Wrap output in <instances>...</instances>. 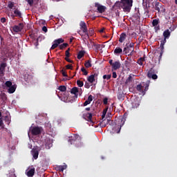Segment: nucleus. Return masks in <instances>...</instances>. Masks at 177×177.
I'll return each instance as SVG.
<instances>
[{
	"label": "nucleus",
	"instance_id": "f257e3e1",
	"mask_svg": "<svg viewBox=\"0 0 177 177\" xmlns=\"http://www.w3.org/2000/svg\"><path fill=\"white\" fill-rule=\"evenodd\" d=\"M132 3H133V0H121V1H117L113 8H120L122 6L124 12H129L132 8Z\"/></svg>",
	"mask_w": 177,
	"mask_h": 177
},
{
	"label": "nucleus",
	"instance_id": "f03ea898",
	"mask_svg": "<svg viewBox=\"0 0 177 177\" xmlns=\"http://www.w3.org/2000/svg\"><path fill=\"white\" fill-rule=\"evenodd\" d=\"M163 37H164V39L160 41V51L156 52V53L159 55L158 60H161V58L162 57V53H164V45L167 44V39H168V38L171 37V31H169V30L168 29L165 30L163 32Z\"/></svg>",
	"mask_w": 177,
	"mask_h": 177
},
{
	"label": "nucleus",
	"instance_id": "7ed1b4c3",
	"mask_svg": "<svg viewBox=\"0 0 177 177\" xmlns=\"http://www.w3.org/2000/svg\"><path fill=\"white\" fill-rule=\"evenodd\" d=\"M135 44L133 42L127 43L125 47L123 49V52L125 55H128V56H132L133 53H135Z\"/></svg>",
	"mask_w": 177,
	"mask_h": 177
},
{
	"label": "nucleus",
	"instance_id": "20e7f679",
	"mask_svg": "<svg viewBox=\"0 0 177 177\" xmlns=\"http://www.w3.org/2000/svg\"><path fill=\"white\" fill-rule=\"evenodd\" d=\"M127 120L124 117H121L118 119V124H115V127H114L115 132L116 133H120L121 131V128H122V126L125 124V121Z\"/></svg>",
	"mask_w": 177,
	"mask_h": 177
},
{
	"label": "nucleus",
	"instance_id": "39448f33",
	"mask_svg": "<svg viewBox=\"0 0 177 177\" xmlns=\"http://www.w3.org/2000/svg\"><path fill=\"white\" fill-rule=\"evenodd\" d=\"M5 85L8 88V93H15V92H16V88H17V86L16 84L12 85V82L7 81L6 82Z\"/></svg>",
	"mask_w": 177,
	"mask_h": 177
},
{
	"label": "nucleus",
	"instance_id": "423d86ee",
	"mask_svg": "<svg viewBox=\"0 0 177 177\" xmlns=\"http://www.w3.org/2000/svg\"><path fill=\"white\" fill-rule=\"evenodd\" d=\"M30 132L33 136H37V135H41V133L42 132V127H32L30 130Z\"/></svg>",
	"mask_w": 177,
	"mask_h": 177
},
{
	"label": "nucleus",
	"instance_id": "0eeeda50",
	"mask_svg": "<svg viewBox=\"0 0 177 177\" xmlns=\"http://www.w3.org/2000/svg\"><path fill=\"white\" fill-rule=\"evenodd\" d=\"M154 9L155 10H157L158 13H164V12H165V8H164V6H162V4L160 2L156 3Z\"/></svg>",
	"mask_w": 177,
	"mask_h": 177
},
{
	"label": "nucleus",
	"instance_id": "6e6552de",
	"mask_svg": "<svg viewBox=\"0 0 177 177\" xmlns=\"http://www.w3.org/2000/svg\"><path fill=\"white\" fill-rule=\"evenodd\" d=\"M107 113V108L104 109L102 111V121L101 122L102 127H104L107 124H109V120H106L104 118H106V114Z\"/></svg>",
	"mask_w": 177,
	"mask_h": 177
},
{
	"label": "nucleus",
	"instance_id": "1a4fd4ad",
	"mask_svg": "<svg viewBox=\"0 0 177 177\" xmlns=\"http://www.w3.org/2000/svg\"><path fill=\"white\" fill-rule=\"evenodd\" d=\"M80 30H82V31L86 34V35H89V33H88V27L86 26V24L85 23V21H82L80 23Z\"/></svg>",
	"mask_w": 177,
	"mask_h": 177
},
{
	"label": "nucleus",
	"instance_id": "9d476101",
	"mask_svg": "<svg viewBox=\"0 0 177 177\" xmlns=\"http://www.w3.org/2000/svg\"><path fill=\"white\" fill-rule=\"evenodd\" d=\"M24 28V24L19 23V25H15L13 26L12 30L14 32H20Z\"/></svg>",
	"mask_w": 177,
	"mask_h": 177
},
{
	"label": "nucleus",
	"instance_id": "9b49d317",
	"mask_svg": "<svg viewBox=\"0 0 177 177\" xmlns=\"http://www.w3.org/2000/svg\"><path fill=\"white\" fill-rule=\"evenodd\" d=\"M95 6L99 13H104V12H106V6H102L99 3H95Z\"/></svg>",
	"mask_w": 177,
	"mask_h": 177
},
{
	"label": "nucleus",
	"instance_id": "f8f14e48",
	"mask_svg": "<svg viewBox=\"0 0 177 177\" xmlns=\"http://www.w3.org/2000/svg\"><path fill=\"white\" fill-rule=\"evenodd\" d=\"M148 78H152V80H157L158 76H157L154 72V69L151 68L147 73Z\"/></svg>",
	"mask_w": 177,
	"mask_h": 177
},
{
	"label": "nucleus",
	"instance_id": "ddd939ff",
	"mask_svg": "<svg viewBox=\"0 0 177 177\" xmlns=\"http://www.w3.org/2000/svg\"><path fill=\"white\" fill-rule=\"evenodd\" d=\"M5 68H6V63H2L0 65V77L5 75Z\"/></svg>",
	"mask_w": 177,
	"mask_h": 177
},
{
	"label": "nucleus",
	"instance_id": "4468645a",
	"mask_svg": "<svg viewBox=\"0 0 177 177\" xmlns=\"http://www.w3.org/2000/svg\"><path fill=\"white\" fill-rule=\"evenodd\" d=\"M119 68H121V63H120V61H116L112 66V71L113 70H118Z\"/></svg>",
	"mask_w": 177,
	"mask_h": 177
},
{
	"label": "nucleus",
	"instance_id": "2eb2a0df",
	"mask_svg": "<svg viewBox=\"0 0 177 177\" xmlns=\"http://www.w3.org/2000/svg\"><path fill=\"white\" fill-rule=\"evenodd\" d=\"M14 15H11L12 17H19V19H21L22 16H21V12L20 10H19V9L16 8L14 10Z\"/></svg>",
	"mask_w": 177,
	"mask_h": 177
},
{
	"label": "nucleus",
	"instance_id": "dca6fc26",
	"mask_svg": "<svg viewBox=\"0 0 177 177\" xmlns=\"http://www.w3.org/2000/svg\"><path fill=\"white\" fill-rule=\"evenodd\" d=\"M81 137H80V135L78 134H75L73 135V138L72 137L71 139L68 140L69 143H71V145H73V143H74V142H75V140H77V139H80Z\"/></svg>",
	"mask_w": 177,
	"mask_h": 177
},
{
	"label": "nucleus",
	"instance_id": "f3484780",
	"mask_svg": "<svg viewBox=\"0 0 177 177\" xmlns=\"http://www.w3.org/2000/svg\"><path fill=\"white\" fill-rule=\"evenodd\" d=\"M35 174V168L32 167L31 169H30L27 172H26V175L28 177H32L34 176Z\"/></svg>",
	"mask_w": 177,
	"mask_h": 177
},
{
	"label": "nucleus",
	"instance_id": "a211bd4d",
	"mask_svg": "<svg viewBox=\"0 0 177 177\" xmlns=\"http://www.w3.org/2000/svg\"><path fill=\"white\" fill-rule=\"evenodd\" d=\"M95 77H97V73H95L93 75H91L88 76V78H87V80L91 84H93V82H95Z\"/></svg>",
	"mask_w": 177,
	"mask_h": 177
},
{
	"label": "nucleus",
	"instance_id": "6ab92c4d",
	"mask_svg": "<svg viewBox=\"0 0 177 177\" xmlns=\"http://www.w3.org/2000/svg\"><path fill=\"white\" fill-rule=\"evenodd\" d=\"M92 100H93V96H92V95H88L87 100H86L83 106H88V104H91V102H92Z\"/></svg>",
	"mask_w": 177,
	"mask_h": 177
},
{
	"label": "nucleus",
	"instance_id": "aec40b11",
	"mask_svg": "<svg viewBox=\"0 0 177 177\" xmlns=\"http://www.w3.org/2000/svg\"><path fill=\"white\" fill-rule=\"evenodd\" d=\"M71 93H72V95H75V97H78V88H72V89L71 90Z\"/></svg>",
	"mask_w": 177,
	"mask_h": 177
},
{
	"label": "nucleus",
	"instance_id": "412c9836",
	"mask_svg": "<svg viewBox=\"0 0 177 177\" xmlns=\"http://www.w3.org/2000/svg\"><path fill=\"white\" fill-rule=\"evenodd\" d=\"M46 146L48 149H50V147H52L53 146V141H52V140H50V139H46Z\"/></svg>",
	"mask_w": 177,
	"mask_h": 177
},
{
	"label": "nucleus",
	"instance_id": "4be33fe9",
	"mask_svg": "<svg viewBox=\"0 0 177 177\" xmlns=\"http://www.w3.org/2000/svg\"><path fill=\"white\" fill-rule=\"evenodd\" d=\"M32 155L35 160H37L38 158V156H39V152L37 149H33L32 151Z\"/></svg>",
	"mask_w": 177,
	"mask_h": 177
},
{
	"label": "nucleus",
	"instance_id": "5701e85b",
	"mask_svg": "<svg viewBox=\"0 0 177 177\" xmlns=\"http://www.w3.org/2000/svg\"><path fill=\"white\" fill-rule=\"evenodd\" d=\"M114 55H122V48L116 47L113 51Z\"/></svg>",
	"mask_w": 177,
	"mask_h": 177
},
{
	"label": "nucleus",
	"instance_id": "b1692460",
	"mask_svg": "<svg viewBox=\"0 0 177 177\" xmlns=\"http://www.w3.org/2000/svg\"><path fill=\"white\" fill-rule=\"evenodd\" d=\"M127 38V34L125 33H122L120 35V39H119V42H120L121 44H122V42H124V41H125V39Z\"/></svg>",
	"mask_w": 177,
	"mask_h": 177
},
{
	"label": "nucleus",
	"instance_id": "393cba45",
	"mask_svg": "<svg viewBox=\"0 0 177 177\" xmlns=\"http://www.w3.org/2000/svg\"><path fill=\"white\" fill-rule=\"evenodd\" d=\"M93 116V115L91 113H87L86 115L85 114L83 115V117H86L87 121H88V122L92 121Z\"/></svg>",
	"mask_w": 177,
	"mask_h": 177
},
{
	"label": "nucleus",
	"instance_id": "a878e982",
	"mask_svg": "<svg viewBox=\"0 0 177 177\" xmlns=\"http://www.w3.org/2000/svg\"><path fill=\"white\" fill-rule=\"evenodd\" d=\"M136 89L138 91V92H141L142 95H145V91H143V86H142V84H138L136 87Z\"/></svg>",
	"mask_w": 177,
	"mask_h": 177
},
{
	"label": "nucleus",
	"instance_id": "bb28decb",
	"mask_svg": "<svg viewBox=\"0 0 177 177\" xmlns=\"http://www.w3.org/2000/svg\"><path fill=\"white\" fill-rule=\"evenodd\" d=\"M67 169V165H59L57 167V169H58V171H60V172H63V171H64V169Z\"/></svg>",
	"mask_w": 177,
	"mask_h": 177
},
{
	"label": "nucleus",
	"instance_id": "cd10ccee",
	"mask_svg": "<svg viewBox=\"0 0 177 177\" xmlns=\"http://www.w3.org/2000/svg\"><path fill=\"white\" fill-rule=\"evenodd\" d=\"M84 55H85V51H84V50L80 51V52L78 53V54H77V59H78L79 60L81 59H82V57H84Z\"/></svg>",
	"mask_w": 177,
	"mask_h": 177
},
{
	"label": "nucleus",
	"instance_id": "c85d7f7f",
	"mask_svg": "<svg viewBox=\"0 0 177 177\" xmlns=\"http://www.w3.org/2000/svg\"><path fill=\"white\" fill-rule=\"evenodd\" d=\"M144 85H145V89L143 90V91L145 92V94L146 92H147V91H149V86H150V80H147L146 84Z\"/></svg>",
	"mask_w": 177,
	"mask_h": 177
},
{
	"label": "nucleus",
	"instance_id": "c756f323",
	"mask_svg": "<svg viewBox=\"0 0 177 177\" xmlns=\"http://www.w3.org/2000/svg\"><path fill=\"white\" fill-rule=\"evenodd\" d=\"M132 109H138L140 104H139V101H134L132 102Z\"/></svg>",
	"mask_w": 177,
	"mask_h": 177
},
{
	"label": "nucleus",
	"instance_id": "7c9ffc66",
	"mask_svg": "<svg viewBox=\"0 0 177 177\" xmlns=\"http://www.w3.org/2000/svg\"><path fill=\"white\" fill-rule=\"evenodd\" d=\"M159 24H160V19H155L152 21V26L153 27H157V26H158Z\"/></svg>",
	"mask_w": 177,
	"mask_h": 177
},
{
	"label": "nucleus",
	"instance_id": "2f4dec72",
	"mask_svg": "<svg viewBox=\"0 0 177 177\" xmlns=\"http://www.w3.org/2000/svg\"><path fill=\"white\" fill-rule=\"evenodd\" d=\"M84 66L86 68H89L92 67L91 61V60L86 61Z\"/></svg>",
	"mask_w": 177,
	"mask_h": 177
},
{
	"label": "nucleus",
	"instance_id": "473e14b6",
	"mask_svg": "<svg viewBox=\"0 0 177 177\" xmlns=\"http://www.w3.org/2000/svg\"><path fill=\"white\" fill-rule=\"evenodd\" d=\"M145 57H140L138 59L137 63L140 66H143V62H145Z\"/></svg>",
	"mask_w": 177,
	"mask_h": 177
},
{
	"label": "nucleus",
	"instance_id": "72a5a7b5",
	"mask_svg": "<svg viewBox=\"0 0 177 177\" xmlns=\"http://www.w3.org/2000/svg\"><path fill=\"white\" fill-rule=\"evenodd\" d=\"M58 89L61 92H66L67 91V87H66V86H59Z\"/></svg>",
	"mask_w": 177,
	"mask_h": 177
},
{
	"label": "nucleus",
	"instance_id": "f704fd0d",
	"mask_svg": "<svg viewBox=\"0 0 177 177\" xmlns=\"http://www.w3.org/2000/svg\"><path fill=\"white\" fill-rule=\"evenodd\" d=\"M68 46V44H67V43H64V44L59 45V49H60L61 50H63V49H64V48H67Z\"/></svg>",
	"mask_w": 177,
	"mask_h": 177
},
{
	"label": "nucleus",
	"instance_id": "c9c22d12",
	"mask_svg": "<svg viewBox=\"0 0 177 177\" xmlns=\"http://www.w3.org/2000/svg\"><path fill=\"white\" fill-rule=\"evenodd\" d=\"M14 7H15V2L9 1L8 4V8H9V9H13Z\"/></svg>",
	"mask_w": 177,
	"mask_h": 177
},
{
	"label": "nucleus",
	"instance_id": "e433bc0d",
	"mask_svg": "<svg viewBox=\"0 0 177 177\" xmlns=\"http://www.w3.org/2000/svg\"><path fill=\"white\" fill-rule=\"evenodd\" d=\"M77 85L79 86V88H82V86H84V82L78 80H77Z\"/></svg>",
	"mask_w": 177,
	"mask_h": 177
},
{
	"label": "nucleus",
	"instance_id": "4c0bfd02",
	"mask_svg": "<svg viewBox=\"0 0 177 177\" xmlns=\"http://www.w3.org/2000/svg\"><path fill=\"white\" fill-rule=\"evenodd\" d=\"M54 42L57 43V44L58 45H60V44H63V42H64V39H55Z\"/></svg>",
	"mask_w": 177,
	"mask_h": 177
},
{
	"label": "nucleus",
	"instance_id": "58836bf2",
	"mask_svg": "<svg viewBox=\"0 0 177 177\" xmlns=\"http://www.w3.org/2000/svg\"><path fill=\"white\" fill-rule=\"evenodd\" d=\"M103 80H111V75H104L102 77Z\"/></svg>",
	"mask_w": 177,
	"mask_h": 177
},
{
	"label": "nucleus",
	"instance_id": "ea45409f",
	"mask_svg": "<svg viewBox=\"0 0 177 177\" xmlns=\"http://www.w3.org/2000/svg\"><path fill=\"white\" fill-rule=\"evenodd\" d=\"M81 71H82V73H83L84 75H88V71L86 69H85L84 67H82L81 68Z\"/></svg>",
	"mask_w": 177,
	"mask_h": 177
},
{
	"label": "nucleus",
	"instance_id": "a19ab883",
	"mask_svg": "<svg viewBox=\"0 0 177 177\" xmlns=\"http://www.w3.org/2000/svg\"><path fill=\"white\" fill-rule=\"evenodd\" d=\"M66 57H70V48H68L65 52Z\"/></svg>",
	"mask_w": 177,
	"mask_h": 177
},
{
	"label": "nucleus",
	"instance_id": "79ce46f5",
	"mask_svg": "<svg viewBox=\"0 0 177 177\" xmlns=\"http://www.w3.org/2000/svg\"><path fill=\"white\" fill-rule=\"evenodd\" d=\"M59 46V44H57L56 42H54V44L52 45L50 49L51 50H53V49H56V48Z\"/></svg>",
	"mask_w": 177,
	"mask_h": 177
},
{
	"label": "nucleus",
	"instance_id": "37998d69",
	"mask_svg": "<svg viewBox=\"0 0 177 177\" xmlns=\"http://www.w3.org/2000/svg\"><path fill=\"white\" fill-rule=\"evenodd\" d=\"M84 88H86V89H89V88H91V84H89L88 82H86L84 84Z\"/></svg>",
	"mask_w": 177,
	"mask_h": 177
},
{
	"label": "nucleus",
	"instance_id": "c03bdc74",
	"mask_svg": "<svg viewBox=\"0 0 177 177\" xmlns=\"http://www.w3.org/2000/svg\"><path fill=\"white\" fill-rule=\"evenodd\" d=\"M39 37L37 38L36 42H35V44H34V45H35V46H36V48H37V46H38V45H39Z\"/></svg>",
	"mask_w": 177,
	"mask_h": 177
},
{
	"label": "nucleus",
	"instance_id": "a18cd8bd",
	"mask_svg": "<svg viewBox=\"0 0 177 177\" xmlns=\"http://www.w3.org/2000/svg\"><path fill=\"white\" fill-rule=\"evenodd\" d=\"M67 70H73V66L71 64H68L66 66Z\"/></svg>",
	"mask_w": 177,
	"mask_h": 177
},
{
	"label": "nucleus",
	"instance_id": "49530a36",
	"mask_svg": "<svg viewBox=\"0 0 177 177\" xmlns=\"http://www.w3.org/2000/svg\"><path fill=\"white\" fill-rule=\"evenodd\" d=\"M28 3L30 5V6H32L34 4V0H27Z\"/></svg>",
	"mask_w": 177,
	"mask_h": 177
},
{
	"label": "nucleus",
	"instance_id": "de8ad7c7",
	"mask_svg": "<svg viewBox=\"0 0 177 177\" xmlns=\"http://www.w3.org/2000/svg\"><path fill=\"white\" fill-rule=\"evenodd\" d=\"M107 103H109V99L107 97L104 98L103 104H107Z\"/></svg>",
	"mask_w": 177,
	"mask_h": 177
},
{
	"label": "nucleus",
	"instance_id": "09e8293b",
	"mask_svg": "<svg viewBox=\"0 0 177 177\" xmlns=\"http://www.w3.org/2000/svg\"><path fill=\"white\" fill-rule=\"evenodd\" d=\"M94 46L95 47V49L97 50H99V49H100V44H94Z\"/></svg>",
	"mask_w": 177,
	"mask_h": 177
},
{
	"label": "nucleus",
	"instance_id": "8fccbe9b",
	"mask_svg": "<svg viewBox=\"0 0 177 177\" xmlns=\"http://www.w3.org/2000/svg\"><path fill=\"white\" fill-rule=\"evenodd\" d=\"M66 62H68V63H73V60L70 59L68 57H65Z\"/></svg>",
	"mask_w": 177,
	"mask_h": 177
},
{
	"label": "nucleus",
	"instance_id": "3c124183",
	"mask_svg": "<svg viewBox=\"0 0 177 177\" xmlns=\"http://www.w3.org/2000/svg\"><path fill=\"white\" fill-rule=\"evenodd\" d=\"M42 31L44 32H48V28H46V26H43Z\"/></svg>",
	"mask_w": 177,
	"mask_h": 177
},
{
	"label": "nucleus",
	"instance_id": "603ef678",
	"mask_svg": "<svg viewBox=\"0 0 177 177\" xmlns=\"http://www.w3.org/2000/svg\"><path fill=\"white\" fill-rule=\"evenodd\" d=\"M62 74L63 77H67V73L64 70L62 71Z\"/></svg>",
	"mask_w": 177,
	"mask_h": 177
},
{
	"label": "nucleus",
	"instance_id": "864d4df0",
	"mask_svg": "<svg viewBox=\"0 0 177 177\" xmlns=\"http://www.w3.org/2000/svg\"><path fill=\"white\" fill-rule=\"evenodd\" d=\"M1 21L2 23H6V18H5V17L1 18Z\"/></svg>",
	"mask_w": 177,
	"mask_h": 177
},
{
	"label": "nucleus",
	"instance_id": "5fc2aeb1",
	"mask_svg": "<svg viewBox=\"0 0 177 177\" xmlns=\"http://www.w3.org/2000/svg\"><path fill=\"white\" fill-rule=\"evenodd\" d=\"M112 77H113V78H117V73L113 72Z\"/></svg>",
	"mask_w": 177,
	"mask_h": 177
},
{
	"label": "nucleus",
	"instance_id": "6e6d98bb",
	"mask_svg": "<svg viewBox=\"0 0 177 177\" xmlns=\"http://www.w3.org/2000/svg\"><path fill=\"white\" fill-rule=\"evenodd\" d=\"M3 121L2 120V118H0V127H3Z\"/></svg>",
	"mask_w": 177,
	"mask_h": 177
},
{
	"label": "nucleus",
	"instance_id": "4d7b16f0",
	"mask_svg": "<svg viewBox=\"0 0 177 177\" xmlns=\"http://www.w3.org/2000/svg\"><path fill=\"white\" fill-rule=\"evenodd\" d=\"M109 64L113 66V65L114 64V62H113V59L109 60Z\"/></svg>",
	"mask_w": 177,
	"mask_h": 177
},
{
	"label": "nucleus",
	"instance_id": "13d9d810",
	"mask_svg": "<svg viewBox=\"0 0 177 177\" xmlns=\"http://www.w3.org/2000/svg\"><path fill=\"white\" fill-rule=\"evenodd\" d=\"M100 32H104V28L100 29Z\"/></svg>",
	"mask_w": 177,
	"mask_h": 177
},
{
	"label": "nucleus",
	"instance_id": "bf43d9fd",
	"mask_svg": "<svg viewBox=\"0 0 177 177\" xmlns=\"http://www.w3.org/2000/svg\"><path fill=\"white\" fill-rule=\"evenodd\" d=\"M73 40H74V37L71 38V39H70V44H71Z\"/></svg>",
	"mask_w": 177,
	"mask_h": 177
},
{
	"label": "nucleus",
	"instance_id": "052dcab7",
	"mask_svg": "<svg viewBox=\"0 0 177 177\" xmlns=\"http://www.w3.org/2000/svg\"><path fill=\"white\" fill-rule=\"evenodd\" d=\"M85 110L86 111H91V108L90 107L86 108Z\"/></svg>",
	"mask_w": 177,
	"mask_h": 177
},
{
	"label": "nucleus",
	"instance_id": "680f3d73",
	"mask_svg": "<svg viewBox=\"0 0 177 177\" xmlns=\"http://www.w3.org/2000/svg\"><path fill=\"white\" fill-rule=\"evenodd\" d=\"M89 32H90V34H93V29L90 30H89Z\"/></svg>",
	"mask_w": 177,
	"mask_h": 177
},
{
	"label": "nucleus",
	"instance_id": "e2e57ef3",
	"mask_svg": "<svg viewBox=\"0 0 177 177\" xmlns=\"http://www.w3.org/2000/svg\"><path fill=\"white\" fill-rule=\"evenodd\" d=\"M156 30H160V26L155 27Z\"/></svg>",
	"mask_w": 177,
	"mask_h": 177
},
{
	"label": "nucleus",
	"instance_id": "0e129e2a",
	"mask_svg": "<svg viewBox=\"0 0 177 177\" xmlns=\"http://www.w3.org/2000/svg\"><path fill=\"white\" fill-rule=\"evenodd\" d=\"M1 38V41H3V37H2L1 36H0Z\"/></svg>",
	"mask_w": 177,
	"mask_h": 177
},
{
	"label": "nucleus",
	"instance_id": "69168bd1",
	"mask_svg": "<svg viewBox=\"0 0 177 177\" xmlns=\"http://www.w3.org/2000/svg\"><path fill=\"white\" fill-rule=\"evenodd\" d=\"M38 1H39V0H33V2L35 1V2H38Z\"/></svg>",
	"mask_w": 177,
	"mask_h": 177
},
{
	"label": "nucleus",
	"instance_id": "338daca9",
	"mask_svg": "<svg viewBox=\"0 0 177 177\" xmlns=\"http://www.w3.org/2000/svg\"><path fill=\"white\" fill-rule=\"evenodd\" d=\"M131 78H132L131 76H129V80H131Z\"/></svg>",
	"mask_w": 177,
	"mask_h": 177
},
{
	"label": "nucleus",
	"instance_id": "774afa93",
	"mask_svg": "<svg viewBox=\"0 0 177 177\" xmlns=\"http://www.w3.org/2000/svg\"><path fill=\"white\" fill-rule=\"evenodd\" d=\"M175 3L176 5H177V0H175Z\"/></svg>",
	"mask_w": 177,
	"mask_h": 177
}]
</instances>
